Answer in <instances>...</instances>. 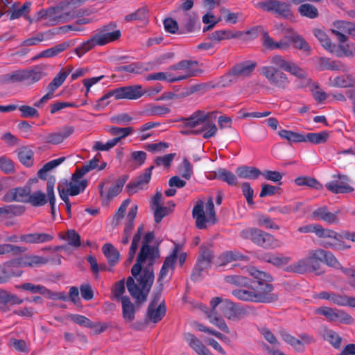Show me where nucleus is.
Returning a JSON list of instances; mask_svg holds the SVG:
<instances>
[{
  "label": "nucleus",
  "mask_w": 355,
  "mask_h": 355,
  "mask_svg": "<svg viewBox=\"0 0 355 355\" xmlns=\"http://www.w3.org/2000/svg\"><path fill=\"white\" fill-rule=\"evenodd\" d=\"M144 230V225H139L137 228V231L136 234L133 236L131 246H130V250L128 252V261L129 262H131L135 257L136 252L138 249L139 243L140 242L141 237L143 234Z\"/></svg>",
  "instance_id": "44"
},
{
  "label": "nucleus",
  "mask_w": 355,
  "mask_h": 355,
  "mask_svg": "<svg viewBox=\"0 0 355 355\" xmlns=\"http://www.w3.org/2000/svg\"><path fill=\"white\" fill-rule=\"evenodd\" d=\"M206 315L207 318L209 319L210 322L217 326L220 330L223 331L229 334L230 329L227 324H225L224 320L222 318V315L219 314V313H214V310L211 309V311L209 312L206 311Z\"/></svg>",
  "instance_id": "45"
},
{
  "label": "nucleus",
  "mask_w": 355,
  "mask_h": 355,
  "mask_svg": "<svg viewBox=\"0 0 355 355\" xmlns=\"http://www.w3.org/2000/svg\"><path fill=\"white\" fill-rule=\"evenodd\" d=\"M199 71H189L187 74L180 76H173L171 73H168L165 72H157L149 74L146 76V80H166L168 83H175L182 80L187 79L190 77L196 76L198 72Z\"/></svg>",
  "instance_id": "16"
},
{
  "label": "nucleus",
  "mask_w": 355,
  "mask_h": 355,
  "mask_svg": "<svg viewBox=\"0 0 355 355\" xmlns=\"http://www.w3.org/2000/svg\"><path fill=\"white\" fill-rule=\"evenodd\" d=\"M44 76V73L39 67H35L31 70L24 71V84L31 85L40 80Z\"/></svg>",
  "instance_id": "38"
},
{
  "label": "nucleus",
  "mask_w": 355,
  "mask_h": 355,
  "mask_svg": "<svg viewBox=\"0 0 355 355\" xmlns=\"http://www.w3.org/2000/svg\"><path fill=\"white\" fill-rule=\"evenodd\" d=\"M232 293L235 297L241 301L271 303L272 299L256 290L255 285L249 284L247 287L233 290Z\"/></svg>",
  "instance_id": "10"
},
{
  "label": "nucleus",
  "mask_w": 355,
  "mask_h": 355,
  "mask_svg": "<svg viewBox=\"0 0 355 355\" xmlns=\"http://www.w3.org/2000/svg\"><path fill=\"white\" fill-rule=\"evenodd\" d=\"M153 168V166L146 168L145 172L138 176L135 180L131 181L127 184L126 190L129 195H132L137 192V191L143 189L144 186L148 184Z\"/></svg>",
  "instance_id": "15"
},
{
  "label": "nucleus",
  "mask_w": 355,
  "mask_h": 355,
  "mask_svg": "<svg viewBox=\"0 0 355 355\" xmlns=\"http://www.w3.org/2000/svg\"><path fill=\"white\" fill-rule=\"evenodd\" d=\"M322 249L310 250L306 258L299 260L285 268V271L302 274L306 272H315L316 274H322V272H318L320 268V263L322 262Z\"/></svg>",
  "instance_id": "3"
},
{
  "label": "nucleus",
  "mask_w": 355,
  "mask_h": 355,
  "mask_svg": "<svg viewBox=\"0 0 355 355\" xmlns=\"http://www.w3.org/2000/svg\"><path fill=\"white\" fill-rule=\"evenodd\" d=\"M146 91L143 89L142 86L139 85L119 87L109 92L98 99L95 107L97 110L105 107L109 103L108 102H105V101L112 96H114L116 99L126 98L132 100L139 98L144 95Z\"/></svg>",
  "instance_id": "5"
},
{
  "label": "nucleus",
  "mask_w": 355,
  "mask_h": 355,
  "mask_svg": "<svg viewBox=\"0 0 355 355\" xmlns=\"http://www.w3.org/2000/svg\"><path fill=\"white\" fill-rule=\"evenodd\" d=\"M62 239H67L68 244L71 246L77 248L81 244L80 236L74 230H69L65 236H60Z\"/></svg>",
  "instance_id": "59"
},
{
  "label": "nucleus",
  "mask_w": 355,
  "mask_h": 355,
  "mask_svg": "<svg viewBox=\"0 0 355 355\" xmlns=\"http://www.w3.org/2000/svg\"><path fill=\"white\" fill-rule=\"evenodd\" d=\"M248 272L254 279L251 285H255L256 290L265 295L269 296L272 299L271 302L277 300V295L272 293L273 286L270 282H272V277L269 274L260 271L254 267L250 268Z\"/></svg>",
  "instance_id": "8"
},
{
  "label": "nucleus",
  "mask_w": 355,
  "mask_h": 355,
  "mask_svg": "<svg viewBox=\"0 0 355 355\" xmlns=\"http://www.w3.org/2000/svg\"><path fill=\"white\" fill-rule=\"evenodd\" d=\"M68 76V72H60L49 84L47 89L54 93L60 87Z\"/></svg>",
  "instance_id": "62"
},
{
  "label": "nucleus",
  "mask_w": 355,
  "mask_h": 355,
  "mask_svg": "<svg viewBox=\"0 0 355 355\" xmlns=\"http://www.w3.org/2000/svg\"><path fill=\"white\" fill-rule=\"evenodd\" d=\"M189 346L198 355H213L205 345L194 335L188 334L186 336Z\"/></svg>",
  "instance_id": "30"
},
{
  "label": "nucleus",
  "mask_w": 355,
  "mask_h": 355,
  "mask_svg": "<svg viewBox=\"0 0 355 355\" xmlns=\"http://www.w3.org/2000/svg\"><path fill=\"white\" fill-rule=\"evenodd\" d=\"M278 135L281 138L286 139L290 143H300L306 141V137L304 135L291 130H281L278 132Z\"/></svg>",
  "instance_id": "46"
},
{
  "label": "nucleus",
  "mask_w": 355,
  "mask_h": 355,
  "mask_svg": "<svg viewBox=\"0 0 355 355\" xmlns=\"http://www.w3.org/2000/svg\"><path fill=\"white\" fill-rule=\"evenodd\" d=\"M240 236L244 239H249L254 244L265 249H275L281 247L283 243L273 235L256 227L243 230Z\"/></svg>",
  "instance_id": "4"
},
{
  "label": "nucleus",
  "mask_w": 355,
  "mask_h": 355,
  "mask_svg": "<svg viewBox=\"0 0 355 355\" xmlns=\"http://www.w3.org/2000/svg\"><path fill=\"white\" fill-rule=\"evenodd\" d=\"M256 6L264 11L271 12L277 17L291 21L295 20V15L291 10V5L279 0H267L260 1Z\"/></svg>",
  "instance_id": "7"
},
{
  "label": "nucleus",
  "mask_w": 355,
  "mask_h": 355,
  "mask_svg": "<svg viewBox=\"0 0 355 355\" xmlns=\"http://www.w3.org/2000/svg\"><path fill=\"white\" fill-rule=\"evenodd\" d=\"M122 317L125 323H131L135 319L136 306L128 296L121 297Z\"/></svg>",
  "instance_id": "20"
},
{
  "label": "nucleus",
  "mask_w": 355,
  "mask_h": 355,
  "mask_svg": "<svg viewBox=\"0 0 355 355\" xmlns=\"http://www.w3.org/2000/svg\"><path fill=\"white\" fill-rule=\"evenodd\" d=\"M322 261H324L327 266L330 267H333L336 269L344 268L341 266V264L335 257V256L329 251H326L323 250V253H322Z\"/></svg>",
  "instance_id": "58"
},
{
  "label": "nucleus",
  "mask_w": 355,
  "mask_h": 355,
  "mask_svg": "<svg viewBox=\"0 0 355 355\" xmlns=\"http://www.w3.org/2000/svg\"><path fill=\"white\" fill-rule=\"evenodd\" d=\"M22 214V206L19 205H8L0 207V218H11Z\"/></svg>",
  "instance_id": "39"
},
{
  "label": "nucleus",
  "mask_w": 355,
  "mask_h": 355,
  "mask_svg": "<svg viewBox=\"0 0 355 355\" xmlns=\"http://www.w3.org/2000/svg\"><path fill=\"white\" fill-rule=\"evenodd\" d=\"M256 67L257 62L252 61H245L235 64L222 77L223 86L235 83L239 78L250 76Z\"/></svg>",
  "instance_id": "9"
},
{
  "label": "nucleus",
  "mask_w": 355,
  "mask_h": 355,
  "mask_svg": "<svg viewBox=\"0 0 355 355\" xmlns=\"http://www.w3.org/2000/svg\"><path fill=\"white\" fill-rule=\"evenodd\" d=\"M198 64V61L191 60H183L173 65L170 66L168 69L171 70H184L186 71L185 74H187L189 71H195L196 69H191V67L197 66ZM197 70L199 71L198 72L196 76H198V73H201L200 69Z\"/></svg>",
  "instance_id": "50"
},
{
  "label": "nucleus",
  "mask_w": 355,
  "mask_h": 355,
  "mask_svg": "<svg viewBox=\"0 0 355 355\" xmlns=\"http://www.w3.org/2000/svg\"><path fill=\"white\" fill-rule=\"evenodd\" d=\"M87 186V181L82 180L80 181L72 180L67 184V191L71 196L79 194L81 191H84Z\"/></svg>",
  "instance_id": "52"
},
{
  "label": "nucleus",
  "mask_w": 355,
  "mask_h": 355,
  "mask_svg": "<svg viewBox=\"0 0 355 355\" xmlns=\"http://www.w3.org/2000/svg\"><path fill=\"white\" fill-rule=\"evenodd\" d=\"M193 218L196 219V225L197 228L202 230L206 228V216L204 211L203 202L199 200L194 206L192 211Z\"/></svg>",
  "instance_id": "28"
},
{
  "label": "nucleus",
  "mask_w": 355,
  "mask_h": 355,
  "mask_svg": "<svg viewBox=\"0 0 355 355\" xmlns=\"http://www.w3.org/2000/svg\"><path fill=\"white\" fill-rule=\"evenodd\" d=\"M166 313L164 301L160 302L157 307H148L146 315V324L149 322L157 323L162 320Z\"/></svg>",
  "instance_id": "18"
},
{
  "label": "nucleus",
  "mask_w": 355,
  "mask_h": 355,
  "mask_svg": "<svg viewBox=\"0 0 355 355\" xmlns=\"http://www.w3.org/2000/svg\"><path fill=\"white\" fill-rule=\"evenodd\" d=\"M97 44V41L95 39V36L93 35L92 37L87 41L83 42L81 45L74 49L76 55L80 58L85 53L92 49Z\"/></svg>",
  "instance_id": "54"
},
{
  "label": "nucleus",
  "mask_w": 355,
  "mask_h": 355,
  "mask_svg": "<svg viewBox=\"0 0 355 355\" xmlns=\"http://www.w3.org/2000/svg\"><path fill=\"white\" fill-rule=\"evenodd\" d=\"M224 279L229 284L241 288L247 287L250 283V279L242 275H227L225 277Z\"/></svg>",
  "instance_id": "56"
},
{
  "label": "nucleus",
  "mask_w": 355,
  "mask_h": 355,
  "mask_svg": "<svg viewBox=\"0 0 355 355\" xmlns=\"http://www.w3.org/2000/svg\"><path fill=\"white\" fill-rule=\"evenodd\" d=\"M116 26V24L110 23L98 29L97 33L94 34L97 41V44L103 46L119 40L121 33L120 30L115 29Z\"/></svg>",
  "instance_id": "12"
},
{
  "label": "nucleus",
  "mask_w": 355,
  "mask_h": 355,
  "mask_svg": "<svg viewBox=\"0 0 355 355\" xmlns=\"http://www.w3.org/2000/svg\"><path fill=\"white\" fill-rule=\"evenodd\" d=\"M74 132V127L67 126L60 132L49 133L46 135V142L54 145L62 143L65 139L70 137Z\"/></svg>",
  "instance_id": "23"
},
{
  "label": "nucleus",
  "mask_w": 355,
  "mask_h": 355,
  "mask_svg": "<svg viewBox=\"0 0 355 355\" xmlns=\"http://www.w3.org/2000/svg\"><path fill=\"white\" fill-rule=\"evenodd\" d=\"M48 261V259L37 255H24V266L37 267L47 263Z\"/></svg>",
  "instance_id": "51"
},
{
  "label": "nucleus",
  "mask_w": 355,
  "mask_h": 355,
  "mask_svg": "<svg viewBox=\"0 0 355 355\" xmlns=\"http://www.w3.org/2000/svg\"><path fill=\"white\" fill-rule=\"evenodd\" d=\"M287 37L288 38V40L293 44L295 49L303 51L307 54L310 53L311 47L301 35L295 34Z\"/></svg>",
  "instance_id": "49"
},
{
  "label": "nucleus",
  "mask_w": 355,
  "mask_h": 355,
  "mask_svg": "<svg viewBox=\"0 0 355 355\" xmlns=\"http://www.w3.org/2000/svg\"><path fill=\"white\" fill-rule=\"evenodd\" d=\"M336 213H331L328 211L326 207H320L312 213V216L316 219L324 220L329 224H336L339 219Z\"/></svg>",
  "instance_id": "26"
},
{
  "label": "nucleus",
  "mask_w": 355,
  "mask_h": 355,
  "mask_svg": "<svg viewBox=\"0 0 355 355\" xmlns=\"http://www.w3.org/2000/svg\"><path fill=\"white\" fill-rule=\"evenodd\" d=\"M295 182L298 186H308L316 189L322 188V185L316 179L310 177L297 178Z\"/></svg>",
  "instance_id": "57"
},
{
  "label": "nucleus",
  "mask_w": 355,
  "mask_h": 355,
  "mask_svg": "<svg viewBox=\"0 0 355 355\" xmlns=\"http://www.w3.org/2000/svg\"><path fill=\"white\" fill-rule=\"evenodd\" d=\"M73 44L71 42H64L61 44H57L51 48L44 50L40 54V57L43 58H52L56 56L60 53L72 46Z\"/></svg>",
  "instance_id": "41"
},
{
  "label": "nucleus",
  "mask_w": 355,
  "mask_h": 355,
  "mask_svg": "<svg viewBox=\"0 0 355 355\" xmlns=\"http://www.w3.org/2000/svg\"><path fill=\"white\" fill-rule=\"evenodd\" d=\"M329 85L338 87H349L355 85V78L352 76L342 75L334 78H329Z\"/></svg>",
  "instance_id": "36"
},
{
  "label": "nucleus",
  "mask_w": 355,
  "mask_h": 355,
  "mask_svg": "<svg viewBox=\"0 0 355 355\" xmlns=\"http://www.w3.org/2000/svg\"><path fill=\"white\" fill-rule=\"evenodd\" d=\"M210 306L214 313H219L222 316L232 320H239L245 314L243 309L239 308L232 302L219 297L212 298Z\"/></svg>",
  "instance_id": "6"
},
{
  "label": "nucleus",
  "mask_w": 355,
  "mask_h": 355,
  "mask_svg": "<svg viewBox=\"0 0 355 355\" xmlns=\"http://www.w3.org/2000/svg\"><path fill=\"white\" fill-rule=\"evenodd\" d=\"M2 201L4 202H21L22 201V187H16L9 189L2 197Z\"/></svg>",
  "instance_id": "48"
},
{
  "label": "nucleus",
  "mask_w": 355,
  "mask_h": 355,
  "mask_svg": "<svg viewBox=\"0 0 355 355\" xmlns=\"http://www.w3.org/2000/svg\"><path fill=\"white\" fill-rule=\"evenodd\" d=\"M261 74L270 84L279 89H286L289 84L287 75L273 66H263L261 68Z\"/></svg>",
  "instance_id": "11"
},
{
  "label": "nucleus",
  "mask_w": 355,
  "mask_h": 355,
  "mask_svg": "<svg viewBox=\"0 0 355 355\" xmlns=\"http://www.w3.org/2000/svg\"><path fill=\"white\" fill-rule=\"evenodd\" d=\"M291 74L297 78L295 83L299 88H304L306 87L311 88L312 84L315 83V82H313L312 79L308 76L306 71L299 66H297Z\"/></svg>",
  "instance_id": "29"
},
{
  "label": "nucleus",
  "mask_w": 355,
  "mask_h": 355,
  "mask_svg": "<svg viewBox=\"0 0 355 355\" xmlns=\"http://www.w3.org/2000/svg\"><path fill=\"white\" fill-rule=\"evenodd\" d=\"M148 17V10L146 8H141L135 12L128 15L125 17V20L127 22L132 21H142Z\"/></svg>",
  "instance_id": "64"
},
{
  "label": "nucleus",
  "mask_w": 355,
  "mask_h": 355,
  "mask_svg": "<svg viewBox=\"0 0 355 355\" xmlns=\"http://www.w3.org/2000/svg\"><path fill=\"white\" fill-rule=\"evenodd\" d=\"M271 66L277 68L278 69L284 70L291 73L295 68L298 66L296 63L286 60L281 55H275L269 58Z\"/></svg>",
  "instance_id": "19"
},
{
  "label": "nucleus",
  "mask_w": 355,
  "mask_h": 355,
  "mask_svg": "<svg viewBox=\"0 0 355 355\" xmlns=\"http://www.w3.org/2000/svg\"><path fill=\"white\" fill-rule=\"evenodd\" d=\"M316 313L325 316L327 319L330 321H340L347 324L354 322V318L349 314L342 310L323 306L318 308L316 310Z\"/></svg>",
  "instance_id": "13"
},
{
  "label": "nucleus",
  "mask_w": 355,
  "mask_h": 355,
  "mask_svg": "<svg viewBox=\"0 0 355 355\" xmlns=\"http://www.w3.org/2000/svg\"><path fill=\"white\" fill-rule=\"evenodd\" d=\"M68 5V3L62 2L55 6L49 8V10H53L51 15H49V22L51 25L53 26L59 23H64L73 17V15L71 14V12H64Z\"/></svg>",
  "instance_id": "14"
},
{
  "label": "nucleus",
  "mask_w": 355,
  "mask_h": 355,
  "mask_svg": "<svg viewBox=\"0 0 355 355\" xmlns=\"http://www.w3.org/2000/svg\"><path fill=\"white\" fill-rule=\"evenodd\" d=\"M306 141H309L314 144H324L329 138V132L327 131H322L318 133H308L305 136Z\"/></svg>",
  "instance_id": "55"
},
{
  "label": "nucleus",
  "mask_w": 355,
  "mask_h": 355,
  "mask_svg": "<svg viewBox=\"0 0 355 355\" xmlns=\"http://www.w3.org/2000/svg\"><path fill=\"white\" fill-rule=\"evenodd\" d=\"M53 236L46 233H33L24 234V242L26 243H43L51 241Z\"/></svg>",
  "instance_id": "33"
},
{
  "label": "nucleus",
  "mask_w": 355,
  "mask_h": 355,
  "mask_svg": "<svg viewBox=\"0 0 355 355\" xmlns=\"http://www.w3.org/2000/svg\"><path fill=\"white\" fill-rule=\"evenodd\" d=\"M198 21V15L194 12H184L180 19V33H191L194 31Z\"/></svg>",
  "instance_id": "25"
},
{
  "label": "nucleus",
  "mask_w": 355,
  "mask_h": 355,
  "mask_svg": "<svg viewBox=\"0 0 355 355\" xmlns=\"http://www.w3.org/2000/svg\"><path fill=\"white\" fill-rule=\"evenodd\" d=\"M324 338L336 349L340 348L341 346V337L333 330H326L324 334Z\"/></svg>",
  "instance_id": "61"
},
{
  "label": "nucleus",
  "mask_w": 355,
  "mask_h": 355,
  "mask_svg": "<svg viewBox=\"0 0 355 355\" xmlns=\"http://www.w3.org/2000/svg\"><path fill=\"white\" fill-rule=\"evenodd\" d=\"M134 132V128L132 127H125V128H119L113 126L110 128L109 132L113 136H117L113 139V140H116L117 144L123 138L130 135Z\"/></svg>",
  "instance_id": "53"
},
{
  "label": "nucleus",
  "mask_w": 355,
  "mask_h": 355,
  "mask_svg": "<svg viewBox=\"0 0 355 355\" xmlns=\"http://www.w3.org/2000/svg\"><path fill=\"white\" fill-rule=\"evenodd\" d=\"M148 69L145 67L142 62H132L128 65L119 66L115 68V71L122 72L126 71L133 74H141L144 71H147Z\"/></svg>",
  "instance_id": "34"
},
{
  "label": "nucleus",
  "mask_w": 355,
  "mask_h": 355,
  "mask_svg": "<svg viewBox=\"0 0 355 355\" xmlns=\"http://www.w3.org/2000/svg\"><path fill=\"white\" fill-rule=\"evenodd\" d=\"M314 35L319 40L321 45L328 51L334 53L336 49V44H333L327 35L320 29L314 30Z\"/></svg>",
  "instance_id": "43"
},
{
  "label": "nucleus",
  "mask_w": 355,
  "mask_h": 355,
  "mask_svg": "<svg viewBox=\"0 0 355 355\" xmlns=\"http://www.w3.org/2000/svg\"><path fill=\"white\" fill-rule=\"evenodd\" d=\"M243 35V32L235 31L233 32L230 30H220L216 31L208 35L207 39L213 42L215 45L217 43L225 40L232 38H238Z\"/></svg>",
  "instance_id": "22"
},
{
  "label": "nucleus",
  "mask_w": 355,
  "mask_h": 355,
  "mask_svg": "<svg viewBox=\"0 0 355 355\" xmlns=\"http://www.w3.org/2000/svg\"><path fill=\"white\" fill-rule=\"evenodd\" d=\"M153 232L145 234L144 241L137 258L136 263L131 269L132 276L139 283L138 286L132 277L126 279V286L130 295L135 300L137 306H139L147 300L154 281L153 265L159 257L158 248L151 247L149 244L154 239Z\"/></svg>",
  "instance_id": "1"
},
{
  "label": "nucleus",
  "mask_w": 355,
  "mask_h": 355,
  "mask_svg": "<svg viewBox=\"0 0 355 355\" xmlns=\"http://www.w3.org/2000/svg\"><path fill=\"white\" fill-rule=\"evenodd\" d=\"M343 181L339 182L338 181H333L326 184L327 189L334 193H348L354 191V188L347 184L345 182L349 180V178L345 175H334Z\"/></svg>",
  "instance_id": "17"
},
{
  "label": "nucleus",
  "mask_w": 355,
  "mask_h": 355,
  "mask_svg": "<svg viewBox=\"0 0 355 355\" xmlns=\"http://www.w3.org/2000/svg\"><path fill=\"white\" fill-rule=\"evenodd\" d=\"M317 68L320 71H337L340 69L339 62L332 60L328 58L320 57L318 59Z\"/></svg>",
  "instance_id": "47"
},
{
  "label": "nucleus",
  "mask_w": 355,
  "mask_h": 355,
  "mask_svg": "<svg viewBox=\"0 0 355 355\" xmlns=\"http://www.w3.org/2000/svg\"><path fill=\"white\" fill-rule=\"evenodd\" d=\"M103 252L111 266L116 264L119 260L120 253L111 243H105L102 248Z\"/></svg>",
  "instance_id": "32"
},
{
  "label": "nucleus",
  "mask_w": 355,
  "mask_h": 355,
  "mask_svg": "<svg viewBox=\"0 0 355 355\" xmlns=\"http://www.w3.org/2000/svg\"><path fill=\"white\" fill-rule=\"evenodd\" d=\"M55 183V179L54 177H50L46 182L48 202L51 206V212L53 217H54L55 213V196L54 193Z\"/></svg>",
  "instance_id": "42"
},
{
  "label": "nucleus",
  "mask_w": 355,
  "mask_h": 355,
  "mask_svg": "<svg viewBox=\"0 0 355 355\" xmlns=\"http://www.w3.org/2000/svg\"><path fill=\"white\" fill-rule=\"evenodd\" d=\"M299 14L304 17L309 19H316L319 17V11L318 8L313 4L304 3L297 8Z\"/></svg>",
  "instance_id": "37"
},
{
  "label": "nucleus",
  "mask_w": 355,
  "mask_h": 355,
  "mask_svg": "<svg viewBox=\"0 0 355 355\" xmlns=\"http://www.w3.org/2000/svg\"><path fill=\"white\" fill-rule=\"evenodd\" d=\"M263 46L269 50L281 49L286 51L290 46L289 42L284 40L279 42H275L266 31L263 32Z\"/></svg>",
  "instance_id": "27"
},
{
  "label": "nucleus",
  "mask_w": 355,
  "mask_h": 355,
  "mask_svg": "<svg viewBox=\"0 0 355 355\" xmlns=\"http://www.w3.org/2000/svg\"><path fill=\"white\" fill-rule=\"evenodd\" d=\"M211 112L205 113L202 110H197L188 118H182V126L184 129L180 130L183 135H198L204 132V139L215 137L218 132L216 125L209 120Z\"/></svg>",
  "instance_id": "2"
},
{
  "label": "nucleus",
  "mask_w": 355,
  "mask_h": 355,
  "mask_svg": "<svg viewBox=\"0 0 355 355\" xmlns=\"http://www.w3.org/2000/svg\"><path fill=\"white\" fill-rule=\"evenodd\" d=\"M280 336L286 343L290 344L295 349L302 350L303 349V344L301 340L296 338L285 331H281Z\"/></svg>",
  "instance_id": "60"
},
{
  "label": "nucleus",
  "mask_w": 355,
  "mask_h": 355,
  "mask_svg": "<svg viewBox=\"0 0 355 355\" xmlns=\"http://www.w3.org/2000/svg\"><path fill=\"white\" fill-rule=\"evenodd\" d=\"M24 191L25 190L24 189ZM24 196L26 197L24 202L30 204L34 207H42L49 201L47 193H44L40 190L35 191L33 193H28L26 194L24 193Z\"/></svg>",
  "instance_id": "21"
},
{
  "label": "nucleus",
  "mask_w": 355,
  "mask_h": 355,
  "mask_svg": "<svg viewBox=\"0 0 355 355\" xmlns=\"http://www.w3.org/2000/svg\"><path fill=\"white\" fill-rule=\"evenodd\" d=\"M214 178L225 182L229 185L236 186L238 183L236 176L225 168H219L214 173Z\"/></svg>",
  "instance_id": "40"
},
{
  "label": "nucleus",
  "mask_w": 355,
  "mask_h": 355,
  "mask_svg": "<svg viewBox=\"0 0 355 355\" xmlns=\"http://www.w3.org/2000/svg\"><path fill=\"white\" fill-rule=\"evenodd\" d=\"M68 76V72H60L49 84L47 89L54 93L60 87Z\"/></svg>",
  "instance_id": "63"
},
{
  "label": "nucleus",
  "mask_w": 355,
  "mask_h": 355,
  "mask_svg": "<svg viewBox=\"0 0 355 355\" xmlns=\"http://www.w3.org/2000/svg\"><path fill=\"white\" fill-rule=\"evenodd\" d=\"M236 173L239 178L249 180H256L261 175V171L258 168L248 166L238 167Z\"/></svg>",
  "instance_id": "31"
},
{
  "label": "nucleus",
  "mask_w": 355,
  "mask_h": 355,
  "mask_svg": "<svg viewBox=\"0 0 355 355\" xmlns=\"http://www.w3.org/2000/svg\"><path fill=\"white\" fill-rule=\"evenodd\" d=\"M333 34L339 41V49L342 51L344 55L347 57H354L355 44L353 43H346L348 37L338 31H333Z\"/></svg>",
  "instance_id": "24"
},
{
  "label": "nucleus",
  "mask_w": 355,
  "mask_h": 355,
  "mask_svg": "<svg viewBox=\"0 0 355 355\" xmlns=\"http://www.w3.org/2000/svg\"><path fill=\"white\" fill-rule=\"evenodd\" d=\"M128 175H124L121 177H119L116 181L115 185L110 187L108 190L107 193L105 196V199L107 200V204H108L109 201L112 199L114 197L116 196L118 194H119L122 189L126 182V181L128 179Z\"/></svg>",
  "instance_id": "35"
}]
</instances>
